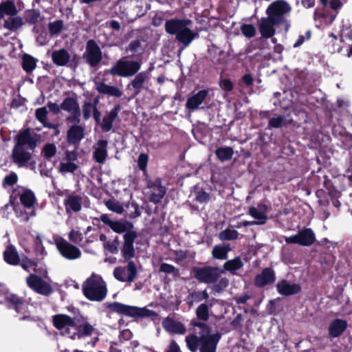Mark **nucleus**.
I'll return each instance as SVG.
<instances>
[{"mask_svg": "<svg viewBox=\"0 0 352 352\" xmlns=\"http://www.w3.org/2000/svg\"><path fill=\"white\" fill-rule=\"evenodd\" d=\"M53 323L61 335L72 340L93 337V344L98 340V329L82 316L72 318L65 314H57L53 317Z\"/></svg>", "mask_w": 352, "mask_h": 352, "instance_id": "1", "label": "nucleus"}, {"mask_svg": "<svg viewBox=\"0 0 352 352\" xmlns=\"http://www.w3.org/2000/svg\"><path fill=\"white\" fill-rule=\"evenodd\" d=\"M38 138L30 129L21 131L17 136V141L12 149V161L18 167H30L34 169L36 160L33 151L36 146Z\"/></svg>", "mask_w": 352, "mask_h": 352, "instance_id": "2", "label": "nucleus"}, {"mask_svg": "<svg viewBox=\"0 0 352 352\" xmlns=\"http://www.w3.org/2000/svg\"><path fill=\"white\" fill-rule=\"evenodd\" d=\"M204 334L197 336L190 334L186 336L185 341L191 352H216L217 344L221 338L219 333L204 331Z\"/></svg>", "mask_w": 352, "mask_h": 352, "instance_id": "3", "label": "nucleus"}, {"mask_svg": "<svg viewBox=\"0 0 352 352\" xmlns=\"http://www.w3.org/2000/svg\"><path fill=\"white\" fill-rule=\"evenodd\" d=\"M190 23V19H172L167 20L164 25L167 33L175 35L176 39L186 47L197 36L188 28Z\"/></svg>", "mask_w": 352, "mask_h": 352, "instance_id": "4", "label": "nucleus"}, {"mask_svg": "<svg viewBox=\"0 0 352 352\" xmlns=\"http://www.w3.org/2000/svg\"><path fill=\"white\" fill-rule=\"evenodd\" d=\"M84 295L90 300L102 301L107 294V285L102 278L93 273L83 283Z\"/></svg>", "mask_w": 352, "mask_h": 352, "instance_id": "5", "label": "nucleus"}, {"mask_svg": "<svg viewBox=\"0 0 352 352\" xmlns=\"http://www.w3.org/2000/svg\"><path fill=\"white\" fill-rule=\"evenodd\" d=\"M108 307L116 312L132 317H157V313L146 308H139L117 302L108 303Z\"/></svg>", "mask_w": 352, "mask_h": 352, "instance_id": "6", "label": "nucleus"}, {"mask_svg": "<svg viewBox=\"0 0 352 352\" xmlns=\"http://www.w3.org/2000/svg\"><path fill=\"white\" fill-rule=\"evenodd\" d=\"M141 65L138 61H132L122 58L111 68L110 73L123 77L131 76L140 69Z\"/></svg>", "mask_w": 352, "mask_h": 352, "instance_id": "7", "label": "nucleus"}, {"mask_svg": "<svg viewBox=\"0 0 352 352\" xmlns=\"http://www.w3.org/2000/svg\"><path fill=\"white\" fill-rule=\"evenodd\" d=\"M291 11L290 6L283 0H278L271 3L267 9V14L275 23L285 22L284 15Z\"/></svg>", "mask_w": 352, "mask_h": 352, "instance_id": "8", "label": "nucleus"}, {"mask_svg": "<svg viewBox=\"0 0 352 352\" xmlns=\"http://www.w3.org/2000/svg\"><path fill=\"white\" fill-rule=\"evenodd\" d=\"M193 271L195 277L199 281L204 283H215L223 273V270L210 266L195 267Z\"/></svg>", "mask_w": 352, "mask_h": 352, "instance_id": "9", "label": "nucleus"}, {"mask_svg": "<svg viewBox=\"0 0 352 352\" xmlns=\"http://www.w3.org/2000/svg\"><path fill=\"white\" fill-rule=\"evenodd\" d=\"M26 283L35 292L43 296H49L53 292L50 284L36 274H31L28 276Z\"/></svg>", "mask_w": 352, "mask_h": 352, "instance_id": "10", "label": "nucleus"}, {"mask_svg": "<svg viewBox=\"0 0 352 352\" xmlns=\"http://www.w3.org/2000/svg\"><path fill=\"white\" fill-rule=\"evenodd\" d=\"M316 240V236L311 228L300 230L296 234L285 237L287 243L298 244L302 246H310Z\"/></svg>", "mask_w": 352, "mask_h": 352, "instance_id": "11", "label": "nucleus"}, {"mask_svg": "<svg viewBox=\"0 0 352 352\" xmlns=\"http://www.w3.org/2000/svg\"><path fill=\"white\" fill-rule=\"evenodd\" d=\"M114 277L121 282L131 283L137 275V268L133 261H129L125 267H118L113 271Z\"/></svg>", "mask_w": 352, "mask_h": 352, "instance_id": "12", "label": "nucleus"}, {"mask_svg": "<svg viewBox=\"0 0 352 352\" xmlns=\"http://www.w3.org/2000/svg\"><path fill=\"white\" fill-rule=\"evenodd\" d=\"M56 245L62 256L68 260H75L81 256V252L78 248L63 239L56 240Z\"/></svg>", "mask_w": 352, "mask_h": 352, "instance_id": "13", "label": "nucleus"}, {"mask_svg": "<svg viewBox=\"0 0 352 352\" xmlns=\"http://www.w3.org/2000/svg\"><path fill=\"white\" fill-rule=\"evenodd\" d=\"M60 108L70 113L67 118V122L72 123L80 122V108L76 99L72 98H65L61 103Z\"/></svg>", "mask_w": 352, "mask_h": 352, "instance_id": "14", "label": "nucleus"}, {"mask_svg": "<svg viewBox=\"0 0 352 352\" xmlns=\"http://www.w3.org/2000/svg\"><path fill=\"white\" fill-rule=\"evenodd\" d=\"M76 160L77 154L75 151H66L65 157L61 160L58 166V172L62 175L75 172L78 168V166L75 163Z\"/></svg>", "mask_w": 352, "mask_h": 352, "instance_id": "15", "label": "nucleus"}, {"mask_svg": "<svg viewBox=\"0 0 352 352\" xmlns=\"http://www.w3.org/2000/svg\"><path fill=\"white\" fill-rule=\"evenodd\" d=\"M147 188L149 189V199L155 204L160 202L166 194V188L162 185L159 178L148 180Z\"/></svg>", "mask_w": 352, "mask_h": 352, "instance_id": "16", "label": "nucleus"}, {"mask_svg": "<svg viewBox=\"0 0 352 352\" xmlns=\"http://www.w3.org/2000/svg\"><path fill=\"white\" fill-rule=\"evenodd\" d=\"M84 56L87 62L92 67L98 65L102 60L101 50L96 42L92 40L87 42Z\"/></svg>", "mask_w": 352, "mask_h": 352, "instance_id": "17", "label": "nucleus"}, {"mask_svg": "<svg viewBox=\"0 0 352 352\" xmlns=\"http://www.w3.org/2000/svg\"><path fill=\"white\" fill-rule=\"evenodd\" d=\"M207 90H201L197 93L189 96L187 99L186 108L190 111H196L199 109H203L204 101L208 96Z\"/></svg>", "mask_w": 352, "mask_h": 352, "instance_id": "18", "label": "nucleus"}, {"mask_svg": "<svg viewBox=\"0 0 352 352\" xmlns=\"http://www.w3.org/2000/svg\"><path fill=\"white\" fill-rule=\"evenodd\" d=\"M6 300L9 304V306L14 308L17 313L23 314L19 318L20 320H27L30 318L29 315L25 314L27 305L19 296L14 294H8L6 296Z\"/></svg>", "mask_w": 352, "mask_h": 352, "instance_id": "19", "label": "nucleus"}, {"mask_svg": "<svg viewBox=\"0 0 352 352\" xmlns=\"http://www.w3.org/2000/svg\"><path fill=\"white\" fill-rule=\"evenodd\" d=\"M267 206L265 204L260 203L256 207H250L248 209V214L255 219L257 225H263L266 223L267 219Z\"/></svg>", "mask_w": 352, "mask_h": 352, "instance_id": "20", "label": "nucleus"}, {"mask_svg": "<svg viewBox=\"0 0 352 352\" xmlns=\"http://www.w3.org/2000/svg\"><path fill=\"white\" fill-rule=\"evenodd\" d=\"M137 236V232H129L124 234V241L122 248V254L125 259H130L134 256L133 242Z\"/></svg>", "mask_w": 352, "mask_h": 352, "instance_id": "21", "label": "nucleus"}, {"mask_svg": "<svg viewBox=\"0 0 352 352\" xmlns=\"http://www.w3.org/2000/svg\"><path fill=\"white\" fill-rule=\"evenodd\" d=\"M164 329L172 334H184L186 331L185 326L179 321L167 317L162 321Z\"/></svg>", "mask_w": 352, "mask_h": 352, "instance_id": "22", "label": "nucleus"}, {"mask_svg": "<svg viewBox=\"0 0 352 352\" xmlns=\"http://www.w3.org/2000/svg\"><path fill=\"white\" fill-rule=\"evenodd\" d=\"M278 292L283 296H292L300 291L299 285L291 283L287 280H282L276 284Z\"/></svg>", "mask_w": 352, "mask_h": 352, "instance_id": "23", "label": "nucleus"}, {"mask_svg": "<svg viewBox=\"0 0 352 352\" xmlns=\"http://www.w3.org/2000/svg\"><path fill=\"white\" fill-rule=\"evenodd\" d=\"M276 276L274 270L272 268H265L261 274L256 275L254 279L255 285L259 287L273 283L275 281Z\"/></svg>", "mask_w": 352, "mask_h": 352, "instance_id": "24", "label": "nucleus"}, {"mask_svg": "<svg viewBox=\"0 0 352 352\" xmlns=\"http://www.w3.org/2000/svg\"><path fill=\"white\" fill-rule=\"evenodd\" d=\"M279 24L274 23V21L269 16L267 18H262L258 24L260 33L265 38H271L275 34L274 26Z\"/></svg>", "mask_w": 352, "mask_h": 352, "instance_id": "25", "label": "nucleus"}, {"mask_svg": "<svg viewBox=\"0 0 352 352\" xmlns=\"http://www.w3.org/2000/svg\"><path fill=\"white\" fill-rule=\"evenodd\" d=\"M82 197L78 195H69L64 201L67 212H78L82 208Z\"/></svg>", "mask_w": 352, "mask_h": 352, "instance_id": "26", "label": "nucleus"}, {"mask_svg": "<svg viewBox=\"0 0 352 352\" xmlns=\"http://www.w3.org/2000/svg\"><path fill=\"white\" fill-rule=\"evenodd\" d=\"M18 191L20 201L24 208H27V210H35L34 204L36 202V198L34 193L30 190L23 188H21Z\"/></svg>", "mask_w": 352, "mask_h": 352, "instance_id": "27", "label": "nucleus"}, {"mask_svg": "<svg viewBox=\"0 0 352 352\" xmlns=\"http://www.w3.org/2000/svg\"><path fill=\"white\" fill-rule=\"evenodd\" d=\"M53 63L57 66H66L70 61L71 56L65 49L56 50L52 52Z\"/></svg>", "mask_w": 352, "mask_h": 352, "instance_id": "28", "label": "nucleus"}, {"mask_svg": "<svg viewBox=\"0 0 352 352\" xmlns=\"http://www.w3.org/2000/svg\"><path fill=\"white\" fill-rule=\"evenodd\" d=\"M85 129L80 125H74L67 131V142L70 144H78L84 138Z\"/></svg>", "mask_w": 352, "mask_h": 352, "instance_id": "29", "label": "nucleus"}, {"mask_svg": "<svg viewBox=\"0 0 352 352\" xmlns=\"http://www.w3.org/2000/svg\"><path fill=\"white\" fill-rule=\"evenodd\" d=\"M107 141L104 140H100L97 142L94 151V157L98 163L104 162L107 157Z\"/></svg>", "mask_w": 352, "mask_h": 352, "instance_id": "30", "label": "nucleus"}, {"mask_svg": "<svg viewBox=\"0 0 352 352\" xmlns=\"http://www.w3.org/2000/svg\"><path fill=\"white\" fill-rule=\"evenodd\" d=\"M119 111V106H116L104 116L100 123L101 128L104 131L108 132L111 130L113 122L118 116Z\"/></svg>", "mask_w": 352, "mask_h": 352, "instance_id": "31", "label": "nucleus"}, {"mask_svg": "<svg viewBox=\"0 0 352 352\" xmlns=\"http://www.w3.org/2000/svg\"><path fill=\"white\" fill-rule=\"evenodd\" d=\"M96 89L101 94L120 97L122 95V91L116 87L109 86L104 82L95 81Z\"/></svg>", "mask_w": 352, "mask_h": 352, "instance_id": "32", "label": "nucleus"}, {"mask_svg": "<svg viewBox=\"0 0 352 352\" xmlns=\"http://www.w3.org/2000/svg\"><path fill=\"white\" fill-rule=\"evenodd\" d=\"M231 251L230 244L221 243L214 246L212 254L215 259L226 260L228 258V254Z\"/></svg>", "mask_w": 352, "mask_h": 352, "instance_id": "33", "label": "nucleus"}, {"mask_svg": "<svg viewBox=\"0 0 352 352\" xmlns=\"http://www.w3.org/2000/svg\"><path fill=\"white\" fill-rule=\"evenodd\" d=\"M347 323L345 320L336 319L329 325V332L331 336L336 338L341 335L346 329Z\"/></svg>", "mask_w": 352, "mask_h": 352, "instance_id": "34", "label": "nucleus"}, {"mask_svg": "<svg viewBox=\"0 0 352 352\" xmlns=\"http://www.w3.org/2000/svg\"><path fill=\"white\" fill-rule=\"evenodd\" d=\"M148 78V73L140 72L139 73L133 81L129 85V87L131 86L135 89V95H138L144 87L145 82Z\"/></svg>", "mask_w": 352, "mask_h": 352, "instance_id": "35", "label": "nucleus"}, {"mask_svg": "<svg viewBox=\"0 0 352 352\" xmlns=\"http://www.w3.org/2000/svg\"><path fill=\"white\" fill-rule=\"evenodd\" d=\"M133 226L129 221H114L111 229L117 233L136 232L133 230Z\"/></svg>", "mask_w": 352, "mask_h": 352, "instance_id": "36", "label": "nucleus"}, {"mask_svg": "<svg viewBox=\"0 0 352 352\" xmlns=\"http://www.w3.org/2000/svg\"><path fill=\"white\" fill-rule=\"evenodd\" d=\"M3 257L5 261L10 264L16 265L20 263L19 257L15 248L12 245L7 247L4 251Z\"/></svg>", "mask_w": 352, "mask_h": 352, "instance_id": "37", "label": "nucleus"}, {"mask_svg": "<svg viewBox=\"0 0 352 352\" xmlns=\"http://www.w3.org/2000/svg\"><path fill=\"white\" fill-rule=\"evenodd\" d=\"M16 13L17 9L14 2L6 1L0 3V19L6 15L14 16Z\"/></svg>", "mask_w": 352, "mask_h": 352, "instance_id": "38", "label": "nucleus"}, {"mask_svg": "<svg viewBox=\"0 0 352 352\" xmlns=\"http://www.w3.org/2000/svg\"><path fill=\"white\" fill-rule=\"evenodd\" d=\"M13 208L16 217L23 222L28 221L30 217L36 215L35 210H27V208H24V210H23L21 206H14Z\"/></svg>", "mask_w": 352, "mask_h": 352, "instance_id": "39", "label": "nucleus"}, {"mask_svg": "<svg viewBox=\"0 0 352 352\" xmlns=\"http://www.w3.org/2000/svg\"><path fill=\"white\" fill-rule=\"evenodd\" d=\"M336 16V14H326L315 12V20L320 27H325L331 24Z\"/></svg>", "mask_w": 352, "mask_h": 352, "instance_id": "40", "label": "nucleus"}, {"mask_svg": "<svg viewBox=\"0 0 352 352\" xmlns=\"http://www.w3.org/2000/svg\"><path fill=\"white\" fill-rule=\"evenodd\" d=\"M23 25V21L21 17L16 16L9 18L4 21L3 26L6 29L11 31H16Z\"/></svg>", "mask_w": 352, "mask_h": 352, "instance_id": "41", "label": "nucleus"}, {"mask_svg": "<svg viewBox=\"0 0 352 352\" xmlns=\"http://www.w3.org/2000/svg\"><path fill=\"white\" fill-rule=\"evenodd\" d=\"M22 67L27 72H32L36 66V60L30 55L24 54L22 56Z\"/></svg>", "mask_w": 352, "mask_h": 352, "instance_id": "42", "label": "nucleus"}, {"mask_svg": "<svg viewBox=\"0 0 352 352\" xmlns=\"http://www.w3.org/2000/svg\"><path fill=\"white\" fill-rule=\"evenodd\" d=\"M233 149L230 146H223L217 148L215 153L219 160L224 162L230 160L233 155Z\"/></svg>", "mask_w": 352, "mask_h": 352, "instance_id": "43", "label": "nucleus"}, {"mask_svg": "<svg viewBox=\"0 0 352 352\" xmlns=\"http://www.w3.org/2000/svg\"><path fill=\"white\" fill-rule=\"evenodd\" d=\"M243 265L241 259L239 257H236L234 259L226 261L223 267L225 270L234 272L236 270L241 269Z\"/></svg>", "mask_w": 352, "mask_h": 352, "instance_id": "44", "label": "nucleus"}, {"mask_svg": "<svg viewBox=\"0 0 352 352\" xmlns=\"http://www.w3.org/2000/svg\"><path fill=\"white\" fill-rule=\"evenodd\" d=\"M48 28L51 36H57L63 28V21L62 20H56L50 22L48 24Z\"/></svg>", "mask_w": 352, "mask_h": 352, "instance_id": "45", "label": "nucleus"}, {"mask_svg": "<svg viewBox=\"0 0 352 352\" xmlns=\"http://www.w3.org/2000/svg\"><path fill=\"white\" fill-rule=\"evenodd\" d=\"M107 208L117 214H122L124 212L123 206L118 201L114 199H109L105 201Z\"/></svg>", "mask_w": 352, "mask_h": 352, "instance_id": "46", "label": "nucleus"}, {"mask_svg": "<svg viewBox=\"0 0 352 352\" xmlns=\"http://www.w3.org/2000/svg\"><path fill=\"white\" fill-rule=\"evenodd\" d=\"M221 241L234 240L239 236V232L236 230L226 229L219 232L218 234Z\"/></svg>", "mask_w": 352, "mask_h": 352, "instance_id": "47", "label": "nucleus"}, {"mask_svg": "<svg viewBox=\"0 0 352 352\" xmlns=\"http://www.w3.org/2000/svg\"><path fill=\"white\" fill-rule=\"evenodd\" d=\"M196 316L198 319L206 321L209 318V307L205 304H201L196 309Z\"/></svg>", "mask_w": 352, "mask_h": 352, "instance_id": "48", "label": "nucleus"}, {"mask_svg": "<svg viewBox=\"0 0 352 352\" xmlns=\"http://www.w3.org/2000/svg\"><path fill=\"white\" fill-rule=\"evenodd\" d=\"M56 146L54 144L48 143L44 145L41 154L46 159H51L56 153Z\"/></svg>", "mask_w": 352, "mask_h": 352, "instance_id": "49", "label": "nucleus"}, {"mask_svg": "<svg viewBox=\"0 0 352 352\" xmlns=\"http://www.w3.org/2000/svg\"><path fill=\"white\" fill-rule=\"evenodd\" d=\"M18 181V176L16 173L11 172L10 174L6 175L3 180V187L7 188L14 186Z\"/></svg>", "mask_w": 352, "mask_h": 352, "instance_id": "50", "label": "nucleus"}, {"mask_svg": "<svg viewBox=\"0 0 352 352\" xmlns=\"http://www.w3.org/2000/svg\"><path fill=\"white\" fill-rule=\"evenodd\" d=\"M285 123V118L282 116L274 117L270 119L268 128H280Z\"/></svg>", "mask_w": 352, "mask_h": 352, "instance_id": "51", "label": "nucleus"}, {"mask_svg": "<svg viewBox=\"0 0 352 352\" xmlns=\"http://www.w3.org/2000/svg\"><path fill=\"white\" fill-rule=\"evenodd\" d=\"M160 271L166 274H172L173 276H177L178 273V270L176 267L166 263H162L160 265Z\"/></svg>", "mask_w": 352, "mask_h": 352, "instance_id": "52", "label": "nucleus"}, {"mask_svg": "<svg viewBox=\"0 0 352 352\" xmlns=\"http://www.w3.org/2000/svg\"><path fill=\"white\" fill-rule=\"evenodd\" d=\"M69 239L72 242L80 244L82 240V234L79 230L72 229L69 233Z\"/></svg>", "mask_w": 352, "mask_h": 352, "instance_id": "53", "label": "nucleus"}, {"mask_svg": "<svg viewBox=\"0 0 352 352\" xmlns=\"http://www.w3.org/2000/svg\"><path fill=\"white\" fill-rule=\"evenodd\" d=\"M96 107L93 105L91 102H86L82 107L83 117L85 120H88L91 113L96 110Z\"/></svg>", "mask_w": 352, "mask_h": 352, "instance_id": "54", "label": "nucleus"}, {"mask_svg": "<svg viewBox=\"0 0 352 352\" xmlns=\"http://www.w3.org/2000/svg\"><path fill=\"white\" fill-rule=\"evenodd\" d=\"M47 111L46 107L38 108L35 112L36 119L43 124H45L47 122Z\"/></svg>", "mask_w": 352, "mask_h": 352, "instance_id": "55", "label": "nucleus"}, {"mask_svg": "<svg viewBox=\"0 0 352 352\" xmlns=\"http://www.w3.org/2000/svg\"><path fill=\"white\" fill-rule=\"evenodd\" d=\"M242 33L248 38L253 37L256 33V29L254 25L251 24H245L241 27Z\"/></svg>", "mask_w": 352, "mask_h": 352, "instance_id": "56", "label": "nucleus"}, {"mask_svg": "<svg viewBox=\"0 0 352 352\" xmlns=\"http://www.w3.org/2000/svg\"><path fill=\"white\" fill-rule=\"evenodd\" d=\"M195 200L200 203L204 204L206 203L209 200V195L201 190H197L195 192Z\"/></svg>", "mask_w": 352, "mask_h": 352, "instance_id": "57", "label": "nucleus"}, {"mask_svg": "<svg viewBox=\"0 0 352 352\" xmlns=\"http://www.w3.org/2000/svg\"><path fill=\"white\" fill-rule=\"evenodd\" d=\"M229 284V280L226 278H223L219 280V281L213 286V290L216 292H222L225 288H226L228 286Z\"/></svg>", "mask_w": 352, "mask_h": 352, "instance_id": "58", "label": "nucleus"}, {"mask_svg": "<svg viewBox=\"0 0 352 352\" xmlns=\"http://www.w3.org/2000/svg\"><path fill=\"white\" fill-rule=\"evenodd\" d=\"M148 160V155L145 153H141L138 159V165L140 170H146L147 163Z\"/></svg>", "mask_w": 352, "mask_h": 352, "instance_id": "59", "label": "nucleus"}, {"mask_svg": "<svg viewBox=\"0 0 352 352\" xmlns=\"http://www.w3.org/2000/svg\"><path fill=\"white\" fill-rule=\"evenodd\" d=\"M128 208L131 209V211L128 214V217L129 218H136L140 216L141 212L137 204L131 203L128 206Z\"/></svg>", "mask_w": 352, "mask_h": 352, "instance_id": "60", "label": "nucleus"}, {"mask_svg": "<svg viewBox=\"0 0 352 352\" xmlns=\"http://www.w3.org/2000/svg\"><path fill=\"white\" fill-rule=\"evenodd\" d=\"M21 267L26 271L30 272L32 270H33L34 272H36L35 265L33 261L28 258H24L21 262Z\"/></svg>", "mask_w": 352, "mask_h": 352, "instance_id": "61", "label": "nucleus"}, {"mask_svg": "<svg viewBox=\"0 0 352 352\" xmlns=\"http://www.w3.org/2000/svg\"><path fill=\"white\" fill-rule=\"evenodd\" d=\"M208 294L206 290L192 294V297L195 301H201L208 298Z\"/></svg>", "mask_w": 352, "mask_h": 352, "instance_id": "62", "label": "nucleus"}, {"mask_svg": "<svg viewBox=\"0 0 352 352\" xmlns=\"http://www.w3.org/2000/svg\"><path fill=\"white\" fill-rule=\"evenodd\" d=\"M193 325L195 327H197L200 328V331L198 332V336L204 335V332L205 331H206V329H207V331H208V333L212 331V329L209 326H208L207 324H206L205 323H203V322H195V323H193Z\"/></svg>", "mask_w": 352, "mask_h": 352, "instance_id": "63", "label": "nucleus"}, {"mask_svg": "<svg viewBox=\"0 0 352 352\" xmlns=\"http://www.w3.org/2000/svg\"><path fill=\"white\" fill-rule=\"evenodd\" d=\"M221 87L226 91H230L233 88L232 82L228 79H223L220 82Z\"/></svg>", "mask_w": 352, "mask_h": 352, "instance_id": "64", "label": "nucleus"}]
</instances>
